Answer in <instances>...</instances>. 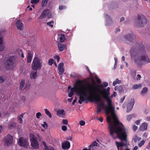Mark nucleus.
<instances>
[{"instance_id":"29","label":"nucleus","mask_w":150,"mask_h":150,"mask_svg":"<svg viewBox=\"0 0 150 150\" xmlns=\"http://www.w3.org/2000/svg\"><path fill=\"white\" fill-rule=\"evenodd\" d=\"M122 81L120 80L118 78H117L116 80L113 82L112 84L113 86H115L117 84H119L121 83Z\"/></svg>"},{"instance_id":"43","label":"nucleus","mask_w":150,"mask_h":150,"mask_svg":"<svg viewBox=\"0 0 150 150\" xmlns=\"http://www.w3.org/2000/svg\"><path fill=\"white\" fill-rule=\"evenodd\" d=\"M67 8V7L64 6L60 5L59 7V9L60 10H62L65 9Z\"/></svg>"},{"instance_id":"22","label":"nucleus","mask_w":150,"mask_h":150,"mask_svg":"<svg viewBox=\"0 0 150 150\" xmlns=\"http://www.w3.org/2000/svg\"><path fill=\"white\" fill-rule=\"evenodd\" d=\"M3 42V38L2 34L0 33V51H2L4 50V47L2 45Z\"/></svg>"},{"instance_id":"31","label":"nucleus","mask_w":150,"mask_h":150,"mask_svg":"<svg viewBox=\"0 0 150 150\" xmlns=\"http://www.w3.org/2000/svg\"><path fill=\"white\" fill-rule=\"evenodd\" d=\"M141 87L142 85L141 84H139L138 85L136 84L132 86V88L133 89L135 90L140 88Z\"/></svg>"},{"instance_id":"30","label":"nucleus","mask_w":150,"mask_h":150,"mask_svg":"<svg viewBox=\"0 0 150 150\" xmlns=\"http://www.w3.org/2000/svg\"><path fill=\"white\" fill-rule=\"evenodd\" d=\"M25 80L24 79L22 80L20 83L19 88L20 90H22L23 87L25 84Z\"/></svg>"},{"instance_id":"20","label":"nucleus","mask_w":150,"mask_h":150,"mask_svg":"<svg viewBox=\"0 0 150 150\" xmlns=\"http://www.w3.org/2000/svg\"><path fill=\"white\" fill-rule=\"evenodd\" d=\"M33 57V54L30 51L28 52L27 62L28 63L31 62Z\"/></svg>"},{"instance_id":"11","label":"nucleus","mask_w":150,"mask_h":150,"mask_svg":"<svg viewBox=\"0 0 150 150\" xmlns=\"http://www.w3.org/2000/svg\"><path fill=\"white\" fill-rule=\"evenodd\" d=\"M125 39L128 41L127 43L130 44V43L133 42L135 41L136 38L134 34L132 32L128 33L124 36Z\"/></svg>"},{"instance_id":"15","label":"nucleus","mask_w":150,"mask_h":150,"mask_svg":"<svg viewBox=\"0 0 150 150\" xmlns=\"http://www.w3.org/2000/svg\"><path fill=\"white\" fill-rule=\"evenodd\" d=\"M17 28L20 30H23V24L22 23L21 21L20 20H18L16 21V23Z\"/></svg>"},{"instance_id":"50","label":"nucleus","mask_w":150,"mask_h":150,"mask_svg":"<svg viewBox=\"0 0 150 150\" xmlns=\"http://www.w3.org/2000/svg\"><path fill=\"white\" fill-rule=\"evenodd\" d=\"M36 115L37 118L39 119L40 118V116L41 115V114L40 112H38L36 114Z\"/></svg>"},{"instance_id":"12","label":"nucleus","mask_w":150,"mask_h":150,"mask_svg":"<svg viewBox=\"0 0 150 150\" xmlns=\"http://www.w3.org/2000/svg\"><path fill=\"white\" fill-rule=\"evenodd\" d=\"M13 138V137L9 134L6 136L5 137V138L4 139L5 145L7 146L11 145Z\"/></svg>"},{"instance_id":"54","label":"nucleus","mask_w":150,"mask_h":150,"mask_svg":"<svg viewBox=\"0 0 150 150\" xmlns=\"http://www.w3.org/2000/svg\"><path fill=\"white\" fill-rule=\"evenodd\" d=\"M137 127L134 125L133 127V130L135 131L137 129Z\"/></svg>"},{"instance_id":"24","label":"nucleus","mask_w":150,"mask_h":150,"mask_svg":"<svg viewBox=\"0 0 150 150\" xmlns=\"http://www.w3.org/2000/svg\"><path fill=\"white\" fill-rule=\"evenodd\" d=\"M147 128V125L145 123H142L139 128L141 131H144L146 130Z\"/></svg>"},{"instance_id":"64","label":"nucleus","mask_w":150,"mask_h":150,"mask_svg":"<svg viewBox=\"0 0 150 150\" xmlns=\"http://www.w3.org/2000/svg\"><path fill=\"white\" fill-rule=\"evenodd\" d=\"M120 29L119 28H117L116 29V30L115 31V33H117L118 32H119L120 31Z\"/></svg>"},{"instance_id":"21","label":"nucleus","mask_w":150,"mask_h":150,"mask_svg":"<svg viewBox=\"0 0 150 150\" xmlns=\"http://www.w3.org/2000/svg\"><path fill=\"white\" fill-rule=\"evenodd\" d=\"M134 98H132L131 99V102L129 103V105L130 106H129L128 107L127 112H129L132 109L134 105Z\"/></svg>"},{"instance_id":"46","label":"nucleus","mask_w":150,"mask_h":150,"mask_svg":"<svg viewBox=\"0 0 150 150\" xmlns=\"http://www.w3.org/2000/svg\"><path fill=\"white\" fill-rule=\"evenodd\" d=\"M42 143L43 144L45 147L44 150H45V149H47V148L48 147L46 144V142L45 141H43L42 142Z\"/></svg>"},{"instance_id":"13","label":"nucleus","mask_w":150,"mask_h":150,"mask_svg":"<svg viewBox=\"0 0 150 150\" xmlns=\"http://www.w3.org/2000/svg\"><path fill=\"white\" fill-rule=\"evenodd\" d=\"M62 149L64 150H68L70 147V142L68 141L64 142L62 143Z\"/></svg>"},{"instance_id":"2","label":"nucleus","mask_w":150,"mask_h":150,"mask_svg":"<svg viewBox=\"0 0 150 150\" xmlns=\"http://www.w3.org/2000/svg\"><path fill=\"white\" fill-rule=\"evenodd\" d=\"M129 52L131 59L134 60L139 68H141L144 62L150 63V60L146 54L144 47L142 43L136 42L135 47H132Z\"/></svg>"},{"instance_id":"33","label":"nucleus","mask_w":150,"mask_h":150,"mask_svg":"<svg viewBox=\"0 0 150 150\" xmlns=\"http://www.w3.org/2000/svg\"><path fill=\"white\" fill-rule=\"evenodd\" d=\"M147 91H148V89L146 87H144L143 88L142 91H141V94L143 95H144L146 93V92Z\"/></svg>"},{"instance_id":"5","label":"nucleus","mask_w":150,"mask_h":150,"mask_svg":"<svg viewBox=\"0 0 150 150\" xmlns=\"http://www.w3.org/2000/svg\"><path fill=\"white\" fill-rule=\"evenodd\" d=\"M83 83L84 81L81 80H79L77 81L74 86L71 88L70 92L74 93V91H75L79 94L80 92L84 90L86 88H84L85 85L83 84Z\"/></svg>"},{"instance_id":"36","label":"nucleus","mask_w":150,"mask_h":150,"mask_svg":"<svg viewBox=\"0 0 150 150\" xmlns=\"http://www.w3.org/2000/svg\"><path fill=\"white\" fill-rule=\"evenodd\" d=\"M97 144V143L96 141H94L93 142L92 144L89 146V147L90 148H92V150H93V147L95 146H96Z\"/></svg>"},{"instance_id":"18","label":"nucleus","mask_w":150,"mask_h":150,"mask_svg":"<svg viewBox=\"0 0 150 150\" xmlns=\"http://www.w3.org/2000/svg\"><path fill=\"white\" fill-rule=\"evenodd\" d=\"M31 72L30 78L32 79H35L37 76L38 70H33Z\"/></svg>"},{"instance_id":"19","label":"nucleus","mask_w":150,"mask_h":150,"mask_svg":"<svg viewBox=\"0 0 150 150\" xmlns=\"http://www.w3.org/2000/svg\"><path fill=\"white\" fill-rule=\"evenodd\" d=\"M57 114L59 117H63L65 115L64 111L63 110H59L57 112Z\"/></svg>"},{"instance_id":"23","label":"nucleus","mask_w":150,"mask_h":150,"mask_svg":"<svg viewBox=\"0 0 150 150\" xmlns=\"http://www.w3.org/2000/svg\"><path fill=\"white\" fill-rule=\"evenodd\" d=\"M49 10L48 9L45 10L41 14L40 18H43L48 14Z\"/></svg>"},{"instance_id":"56","label":"nucleus","mask_w":150,"mask_h":150,"mask_svg":"<svg viewBox=\"0 0 150 150\" xmlns=\"http://www.w3.org/2000/svg\"><path fill=\"white\" fill-rule=\"evenodd\" d=\"M74 95V93L70 92L69 93L68 96L70 97H72Z\"/></svg>"},{"instance_id":"7","label":"nucleus","mask_w":150,"mask_h":150,"mask_svg":"<svg viewBox=\"0 0 150 150\" xmlns=\"http://www.w3.org/2000/svg\"><path fill=\"white\" fill-rule=\"evenodd\" d=\"M41 59L36 54L34 58L32 64V68L33 70L40 69L42 66Z\"/></svg>"},{"instance_id":"62","label":"nucleus","mask_w":150,"mask_h":150,"mask_svg":"<svg viewBox=\"0 0 150 150\" xmlns=\"http://www.w3.org/2000/svg\"><path fill=\"white\" fill-rule=\"evenodd\" d=\"M4 81V80L3 78L1 77H0V82L2 83H3Z\"/></svg>"},{"instance_id":"28","label":"nucleus","mask_w":150,"mask_h":150,"mask_svg":"<svg viewBox=\"0 0 150 150\" xmlns=\"http://www.w3.org/2000/svg\"><path fill=\"white\" fill-rule=\"evenodd\" d=\"M141 138L138 137L137 135H135L132 138V140L135 143H136L137 141H140Z\"/></svg>"},{"instance_id":"49","label":"nucleus","mask_w":150,"mask_h":150,"mask_svg":"<svg viewBox=\"0 0 150 150\" xmlns=\"http://www.w3.org/2000/svg\"><path fill=\"white\" fill-rule=\"evenodd\" d=\"M132 117V115H128L127 117V120L129 121Z\"/></svg>"},{"instance_id":"3","label":"nucleus","mask_w":150,"mask_h":150,"mask_svg":"<svg viewBox=\"0 0 150 150\" xmlns=\"http://www.w3.org/2000/svg\"><path fill=\"white\" fill-rule=\"evenodd\" d=\"M89 87L86 89L88 93V96L87 97V100L89 102H93L96 101L100 102V104L98 105L103 107L104 104L102 102L101 98L100 96L98 95H96L95 91L96 87L92 85L88 84Z\"/></svg>"},{"instance_id":"55","label":"nucleus","mask_w":150,"mask_h":150,"mask_svg":"<svg viewBox=\"0 0 150 150\" xmlns=\"http://www.w3.org/2000/svg\"><path fill=\"white\" fill-rule=\"evenodd\" d=\"M70 76L73 78H75L76 77V75L75 73H73L70 75Z\"/></svg>"},{"instance_id":"51","label":"nucleus","mask_w":150,"mask_h":150,"mask_svg":"<svg viewBox=\"0 0 150 150\" xmlns=\"http://www.w3.org/2000/svg\"><path fill=\"white\" fill-rule=\"evenodd\" d=\"M62 130L64 131H66L67 129V127L65 126H63L62 127Z\"/></svg>"},{"instance_id":"34","label":"nucleus","mask_w":150,"mask_h":150,"mask_svg":"<svg viewBox=\"0 0 150 150\" xmlns=\"http://www.w3.org/2000/svg\"><path fill=\"white\" fill-rule=\"evenodd\" d=\"M61 37L59 38L60 41L61 42H63L65 40V35L64 34H61Z\"/></svg>"},{"instance_id":"48","label":"nucleus","mask_w":150,"mask_h":150,"mask_svg":"<svg viewBox=\"0 0 150 150\" xmlns=\"http://www.w3.org/2000/svg\"><path fill=\"white\" fill-rule=\"evenodd\" d=\"M79 124L81 126H84L85 124V122L84 121L81 120L79 122Z\"/></svg>"},{"instance_id":"32","label":"nucleus","mask_w":150,"mask_h":150,"mask_svg":"<svg viewBox=\"0 0 150 150\" xmlns=\"http://www.w3.org/2000/svg\"><path fill=\"white\" fill-rule=\"evenodd\" d=\"M24 113L21 114L20 115V116L18 117L17 119L18 120L20 121L19 123H22L23 122V120L22 118L23 117Z\"/></svg>"},{"instance_id":"37","label":"nucleus","mask_w":150,"mask_h":150,"mask_svg":"<svg viewBox=\"0 0 150 150\" xmlns=\"http://www.w3.org/2000/svg\"><path fill=\"white\" fill-rule=\"evenodd\" d=\"M48 1L47 0H43L42 3V6L44 7L46 6Z\"/></svg>"},{"instance_id":"52","label":"nucleus","mask_w":150,"mask_h":150,"mask_svg":"<svg viewBox=\"0 0 150 150\" xmlns=\"http://www.w3.org/2000/svg\"><path fill=\"white\" fill-rule=\"evenodd\" d=\"M44 124L42 125V126L43 127H48V125L45 122H44Z\"/></svg>"},{"instance_id":"27","label":"nucleus","mask_w":150,"mask_h":150,"mask_svg":"<svg viewBox=\"0 0 150 150\" xmlns=\"http://www.w3.org/2000/svg\"><path fill=\"white\" fill-rule=\"evenodd\" d=\"M9 129H12L16 127V124L15 122H12L11 123H9L8 125Z\"/></svg>"},{"instance_id":"59","label":"nucleus","mask_w":150,"mask_h":150,"mask_svg":"<svg viewBox=\"0 0 150 150\" xmlns=\"http://www.w3.org/2000/svg\"><path fill=\"white\" fill-rule=\"evenodd\" d=\"M103 86L105 87H107L108 85V83L107 82H104L103 83Z\"/></svg>"},{"instance_id":"47","label":"nucleus","mask_w":150,"mask_h":150,"mask_svg":"<svg viewBox=\"0 0 150 150\" xmlns=\"http://www.w3.org/2000/svg\"><path fill=\"white\" fill-rule=\"evenodd\" d=\"M95 78L97 82L98 83H100L101 82L100 79L98 78L97 76H95Z\"/></svg>"},{"instance_id":"58","label":"nucleus","mask_w":150,"mask_h":150,"mask_svg":"<svg viewBox=\"0 0 150 150\" xmlns=\"http://www.w3.org/2000/svg\"><path fill=\"white\" fill-rule=\"evenodd\" d=\"M77 98H75V99L72 102V104L73 105H74L75 103V102H76V101H77Z\"/></svg>"},{"instance_id":"26","label":"nucleus","mask_w":150,"mask_h":150,"mask_svg":"<svg viewBox=\"0 0 150 150\" xmlns=\"http://www.w3.org/2000/svg\"><path fill=\"white\" fill-rule=\"evenodd\" d=\"M58 46L59 50L60 51H63L66 47V46L65 45L60 43H59L58 44Z\"/></svg>"},{"instance_id":"4","label":"nucleus","mask_w":150,"mask_h":150,"mask_svg":"<svg viewBox=\"0 0 150 150\" xmlns=\"http://www.w3.org/2000/svg\"><path fill=\"white\" fill-rule=\"evenodd\" d=\"M18 62L17 57L15 56H8L5 57L4 64L6 70H12L15 67Z\"/></svg>"},{"instance_id":"42","label":"nucleus","mask_w":150,"mask_h":150,"mask_svg":"<svg viewBox=\"0 0 150 150\" xmlns=\"http://www.w3.org/2000/svg\"><path fill=\"white\" fill-rule=\"evenodd\" d=\"M102 109L100 106L99 105L98 106V108L97 110V113L98 114L99 112H101Z\"/></svg>"},{"instance_id":"60","label":"nucleus","mask_w":150,"mask_h":150,"mask_svg":"<svg viewBox=\"0 0 150 150\" xmlns=\"http://www.w3.org/2000/svg\"><path fill=\"white\" fill-rule=\"evenodd\" d=\"M25 98L24 96H23L21 97V101H23V102L25 101Z\"/></svg>"},{"instance_id":"41","label":"nucleus","mask_w":150,"mask_h":150,"mask_svg":"<svg viewBox=\"0 0 150 150\" xmlns=\"http://www.w3.org/2000/svg\"><path fill=\"white\" fill-rule=\"evenodd\" d=\"M39 0H31V3L32 4H36L39 2Z\"/></svg>"},{"instance_id":"40","label":"nucleus","mask_w":150,"mask_h":150,"mask_svg":"<svg viewBox=\"0 0 150 150\" xmlns=\"http://www.w3.org/2000/svg\"><path fill=\"white\" fill-rule=\"evenodd\" d=\"M103 84H101L100 85H98L97 87H96V88L95 89V91H96V90L97 89V88H98V90L99 91V90H100L99 88H103Z\"/></svg>"},{"instance_id":"8","label":"nucleus","mask_w":150,"mask_h":150,"mask_svg":"<svg viewBox=\"0 0 150 150\" xmlns=\"http://www.w3.org/2000/svg\"><path fill=\"white\" fill-rule=\"evenodd\" d=\"M147 23V20L145 16L143 15H138L137 16V25L139 27H142Z\"/></svg>"},{"instance_id":"25","label":"nucleus","mask_w":150,"mask_h":150,"mask_svg":"<svg viewBox=\"0 0 150 150\" xmlns=\"http://www.w3.org/2000/svg\"><path fill=\"white\" fill-rule=\"evenodd\" d=\"M115 91H118L120 93H122L124 91L122 87L121 86H116L115 87Z\"/></svg>"},{"instance_id":"45","label":"nucleus","mask_w":150,"mask_h":150,"mask_svg":"<svg viewBox=\"0 0 150 150\" xmlns=\"http://www.w3.org/2000/svg\"><path fill=\"white\" fill-rule=\"evenodd\" d=\"M54 58L56 60H57V62H58L60 59V57L58 55H56L54 57Z\"/></svg>"},{"instance_id":"61","label":"nucleus","mask_w":150,"mask_h":150,"mask_svg":"<svg viewBox=\"0 0 150 150\" xmlns=\"http://www.w3.org/2000/svg\"><path fill=\"white\" fill-rule=\"evenodd\" d=\"M140 122V120H137L135 122V123L137 125H139Z\"/></svg>"},{"instance_id":"1","label":"nucleus","mask_w":150,"mask_h":150,"mask_svg":"<svg viewBox=\"0 0 150 150\" xmlns=\"http://www.w3.org/2000/svg\"><path fill=\"white\" fill-rule=\"evenodd\" d=\"M111 108L108 107V105L106 106L105 110L107 114L110 113L113 115V119L114 122L111 121V118L110 117L107 118L106 120L108 122H109L108 128L109 129L110 134L113 139H115L117 137V134L122 141H127V135L125 129L122 128L119 126L120 125L123 126L121 122H120L116 116L115 113L114 108L111 105Z\"/></svg>"},{"instance_id":"17","label":"nucleus","mask_w":150,"mask_h":150,"mask_svg":"<svg viewBox=\"0 0 150 150\" xmlns=\"http://www.w3.org/2000/svg\"><path fill=\"white\" fill-rule=\"evenodd\" d=\"M115 144L117 146L118 150H122V147L126 146L127 144L123 142H115Z\"/></svg>"},{"instance_id":"63","label":"nucleus","mask_w":150,"mask_h":150,"mask_svg":"<svg viewBox=\"0 0 150 150\" xmlns=\"http://www.w3.org/2000/svg\"><path fill=\"white\" fill-rule=\"evenodd\" d=\"M97 119L101 122H102L103 121V119L102 117H100L99 118H97Z\"/></svg>"},{"instance_id":"57","label":"nucleus","mask_w":150,"mask_h":150,"mask_svg":"<svg viewBox=\"0 0 150 150\" xmlns=\"http://www.w3.org/2000/svg\"><path fill=\"white\" fill-rule=\"evenodd\" d=\"M45 150H55L53 147H51L50 148L48 147L47 149H45Z\"/></svg>"},{"instance_id":"39","label":"nucleus","mask_w":150,"mask_h":150,"mask_svg":"<svg viewBox=\"0 0 150 150\" xmlns=\"http://www.w3.org/2000/svg\"><path fill=\"white\" fill-rule=\"evenodd\" d=\"M53 59H50L48 62V64L50 66H52L53 64Z\"/></svg>"},{"instance_id":"14","label":"nucleus","mask_w":150,"mask_h":150,"mask_svg":"<svg viewBox=\"0 0 150 150\" xmlns=\"http://www.w3.org/2000/svg\"><path fill=\"white\" fill-rule=\"evenodd\" d=\"M18 143L19 145L22 146H26L28 145V142L26 141L23 140L22 137L19 139Z\"/></svg>"},{"instance_id":"10","label":"nucleus","mask_w":150,"mask_h":150,"mask_svg":"<svg viewBox=\"0 0 150 150\" xmlns=\"http://www.w3.org/2000/svg\"><path fill=\"white\" fill-rule=\"evenodd\" d=\"M30 140L31 142V145L32 147L37 148L39 146L37 138L33 134L30 135Z\"/></svg>"},{"instance_id":"35","label":"nucleus","mask_w":150,"mask_h":150,"mask_svg":"<svg viewBox=\"0 0 150 150\" xmlns=\"http://www.w3.org/2000/svg\"><path fill=\"white\" fill-rule=\"evenodd\" d=\"M45 111L46 114L50 118H51L52 117V115L51 114L47 109H45Z\"/></svg>"},{"instance_id":"16","label":"nucleus","mask_w":150,"mask_h":150,"mask_svg":"<svg viewBox=\"0 0 150 150\" xmlns=\"http://www.w3.org/2000/svg\"><path fill=\"white\" fill-rule=\"evenodd\" d=\"M64 64L62 62L59 63L58 68L59 71V75H62L64 72V69L63 68Z\"/></svg>"},{"instance_id":"44","label":"nucleus","mask_w":150,"mask_h":150,"mask_svg":"<svg viewBox=\"0 0 150 150\" xmlns=\"http://www.w3.org/2000/svg\"><path fill=\"white\" fill-rule=\"evenodd\" d=\"M145 143V141L144 140H142L140 143L139 144L138 146L139 147H141Z\"/></svg>"},{"instance_id":"53","label":"nucleus","mask_w":150,"mask_h":150,"mask_svg":"<svg viewBox=\"0 0 150 150\" xmlns=\"http://www.w3.org/2000/svg\"><path fill=\"white\" fill-rule=\"evenodd\" d=\"M63 123L64 125H67L68 124V121L67 120L64 119L63 120Z\"/></svg>"},{"instance_id":"38","label":"nucleus","mask_w":150,"mask_h":150,"mask_svg":"<svg viewBox=\"0 0 150 150\" xmlns=\"http://www.w3.org/2000/svg\"><path fill=\"white\" fill-rule=\"evenodd\" d=\"M53 23H54V21H50V22H47V25H49V26L52 28L53 27V25L52 24H51Z\"/></svg>"},{"instance_id":"9","label":"nucleus","mask_w":150,"mask_h":150,"mask_svg":"<svg viewBox=\"0 0 150 150\" xmlns=\"http://www.w3.org/2000/svg\"><path fill=\"white\" fill-rule=\"evenodd\" d=\"M88 84H90L88 83V87L82 92H80V93L79 94V100L78 101V102L80 104H82V102H83L86 100H87V98L88 96V93L86 89L89 87Z\"/></svg>"},{"instance_id":"6","label":"nucleus","mask_w":150,"mask_h":150,"mask_svg":"<svg viewBox=\"0 0 150 150\" xmlns=\"http://www.w3.org/2000/svg\"><path fill=\"white\" fill-rule=\"evenodd\" d=\"M110 88L108 87L107 89H104L103 91H101L99 89V92L101 95H102L103 98L105 99L108 105V107L111 108V105H112V102L111 100L110 99L109 96V95Z\"/></svg>"}]
</instances>
